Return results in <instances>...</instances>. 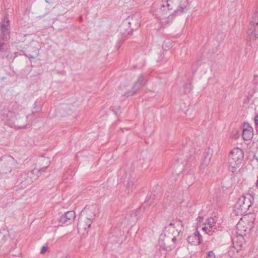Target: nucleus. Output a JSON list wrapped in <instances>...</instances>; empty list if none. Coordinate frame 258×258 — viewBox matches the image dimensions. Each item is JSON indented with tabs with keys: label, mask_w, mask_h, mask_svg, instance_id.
Here are the masks:
<instances>
[{
	"label": "nucleus",
	"mask_w": 258,
	"mask_h": 258,
	"mask_svg": "<svg viewBox=\"0 0 258 258\" xmlns=\"http://www.w3.org/2000/svg\"><path fill=\"white\" fill-rule=\"evenodd\" d=\"M141 18V15L139 12L128 16L120 27L121 31L125 30V32L122 33L127 35L131 34L133 30L137 29L140 26Z\"/></svg>",
	"instance_id": "obj_1"
},
{
	"label": "nucleus",
	"mask_w": 258,
	"mask_h": 258,
	"mask_svg": "<svg viewBox=\"0 0 258 258\" xmlns=\"http://www.w3.org/2000/svg\"><path fill=\"white\" fill-rule=\"evenodd\" d=\"M244 158L243 151L238 148L233 149L230 153L228 158V169L232 172L236 171Z\"/></svg>",
	"instance_id": "obj_2"
},
{
	"label": "nucleus",
	"mask_w": 258,
	"mask_h": 258,
	"mask_svg": "<svg viewBox=\"0 0 258 258\" xmlns=\"http://www.w3.org/2000/svg\"><path fill=\"white\" fill-rule=\"evenodd\" d=\"M36 172L35 169L30 171H18L17 174V180L16 184L20 185L22 188H25L28 185L32 183L38 177V175H35L34 172Z\"/></svg>",
	"instance_id": "obj_3"
},
{
	"label": "nucleus",
	"mask_w": 258,
	"mask_h": 258,
	"mask_svg": "<svg viewBox=\"0 0 258 258\" xmlns=\"http://www.w3.org/2000/svg\"><path fill=\"white\" fill-rule=\"evenodd\" d=\"M253 200L254 198L250 194L239 198L235 205L237 212L241 215L245 214L251 206Z\"/></svg>",
	"instance_id": "obj_4"
},
{
	"label": "nucleus",
	"mask_w": 258,
	"mask_h": 258,
	"mask_svg": "<svg viewBox=\"0 0 258 258\" xmlns=\"http://www.w3.org/2000/svg\"><path fill=\"white\" fill-rule=\"evenodd\" d=\"M166 6L170 7L174 15L181 14L187 11L188 9L187 0H166Z\"/></svg>",
	"instance_id": "obj_5"
},
{
	"label": "nucleus",
	"mask_w": 258,
	"mask_h": 258,
	"mask_svg": "<svg viewBox=\"0 0 258 258\" xmlns=\"http://www.w3.org/2000/svg\"><path fill=\"white\" fill-rule=\"evenodd\" d=\"M172 10L170 9V7L166 6V3L163 1L161 3L154 4L153 5V15L159 19L166 18L170 15H173L174 13L173 12H170Z\"/></svg>",
	"instance_id": "obj_6"
},
{
	"label": "nucleus",
	"mask_w": 258,
	"mask_h": 258,
	"mask_svg": "<svg viewBox=\"0 0 258 258\" xmlns=\"http://www.w3.org/2000/svg\"><path fill=\"white\" fill-rule=\"evenodd\" d=\"M16 163V160L12 156H3L0 158V174H5L10 172Z\"/></svg>",
	"instance_id": "obj_7"
},
{
	"label": "nucleus",
	"mask_w": 258,
	"mask_h": 258,
	"mask_svg": "<svg viewBox=\"0 0 258 258\" xmlns=\"http://www.w3.org/2000/svg\"><path fill=\"white\" fill-rule=\"evenodd\" d=\"M176 240V238L175 236L170 237L165 235L163 239H160L159 242L160 247H161L163 250L169 251L175 247Z\"/></svg>",
	"instance_id": "obj_8"
},
{
	"label": "nucleus",
	"mask_w": 258,
	"mask_h": 258,
	"mask_svg": "<svg viewBox=\"0 0 258 258\" xmlns=\"http://www.w3.org/2000/svg\"><path fill=\"white\" fill-rule=\"evenodd\" d=\"M213 152L212 149L209 147L205 149L203 153L201 159V165L200 166L201 170L204 169L209 164L213 156Z\"/></svg>",
	"instance_id": "obj_9"
},
{
	"label": "nucleus",
	"mask_w": 258,
	"mask_h": 258,
	"mask_svg": "<svg viewBox=\"0 0 258 258\" xmlns=\"http://www.w3.org/2000/svg\"><path fill=\"white\" fill-rule=\"evenodd\" d=\"M1 30L2 34V37L4 40H7L10 38V22L7 20L1 26Z\"/></svg>",
	"instance_id": "obj_10"
},
{
	"label": "nucleus",
	"mask_w": 258,
	"mask_h": 258,
	"mask_svg": "<svg viewBox=\"0 0 258 258\" xmlns=\"http://www.w3.org/2000/svg\"><path fill=\"white\" fill-rule=\"evenodd\" d=\"M253 135V128L249 124H245L242 133V138L244 140L248 141L252 139Z\"/></svg>",
	"instance_id": "obj_11"
},
{
	"label": "nucleus",
	"mask_w": 258,
	"mask_h": 258,
	"mask_svg": "<svg viewBox=\"0 0 258 258\" xmlns=\"http://www.w3.org/2000/svg\"><path fill=\"white\" fill-rule=\"evenodd\" d=\"M247 227L245 226L243 221H239L236 227V233L237 236L243 237L246 234Z\"/></svg>",
	"instance_id": "obj_12"
},
{
	"label": "nucleus",
	"mask_w": 258,
	"mask_h": 258,
	"mask_svg": "<svg viewBox=\"0 0 258 258\" xmlns=\"http://www.w3.org/2000/svg\"><path fill=\"white\" fill-rule=\"evenodd\" d=\"M203 220V216H199L197 219V228L196 231L195 232V238H198V242L197 244H199L202 242V235L200 234L199 231L198 230L199 228L200 227V223Z\"/></svg>",
	"instance_id": "obj_13"
},
{
	"label": "nucleus",
	"mask_w": 258,
	"mask_h": 258,
	"mask_svg": "<svg viewBox=\"0 0 258 258\" xmlns=\"http://www.w3.org/2000/svg\"><path fill=\"white\" fill-rule=\"evenodd\" d=\"M248 35L250 40H255L258 36V31L256 30L255 26H252L248 30Z\"/></svg>",
	"instance_id": "obj_14"
},
{
	"label": "nucleus",
	"mask_w": 258,
	"mask_h": 258,
	"mask_svg": "<svg viewBox=\"0 0 258 258\" xmlns=\"http://www.w3.org/2000/svg\"><path fill=\"white\" fill-rule=\"evenodd\" d=\"M88 221L85 222V224L83 222H80L79 220L78 223L77 224V229L78 230H82L83 229H86L90 227L91 223V219L88 218L87 220Z\"/></svg>",
	"instance_id": "obj_15"
},
{
	"label": "nucleus",
	"mask_w": 258,
	"mask_h": 258,
	"mask_svg": "<svg viewBox=\"0 0 258 258\" xmlns=\"http://www.w3.org/2000/svg\"><path fill=\"white\" fill-rule=\"evenodd\" d=\"M156 199L155 194H152L149 197L147 196L146 199L143 205V206L145 207L147 206H150L153 202L154 200Z\"/></svg>",
	"instance_id": "obj_16"
},
{
	"label": "nucleus",
	"mask_w": 258,
	"mask_h": 258,
	"mask_svg": "<svg viewBox=\"0 0 258 258\" xmlns=\"http://www.w3.org/2000/svg\"><path fill=\"white\" fill-rule=\"evenodd\" d=\"M69 218L67 217V216H66L64 214H62L59 219V223L61 224H66L67 225H69L71 223V222L69 220Z\"/></svg>",
	"instance_id": "obj_17"
},
{
	"label": "nucleus",
	"mask_w": 258,
	"mask_h": 258,
	"mask_svg": "<svg viewBox=\"0 0 258 258\" xmlns=\"http://www.w3.org/2000/svg\"><path fill=\"white\" fill-rule=\"evenodd\" d=\"M141 83L137 81L135 83L134 86L132 87L133 94H136L139 89L143 86Z\"/></svg>",
	"instance_id": "obj_18"
},
{
	"label": "nucleus",
	"mask_w": 258,
	"mask_h": 258,
	"mask_svg": "<svg viewBox=\"0 0 258 258\" xmlns=\"http://www.w3.org/2000/svg\"><path fill=\"white\" fill-rule=\"evenodd\" d=\"M192 83L190 81L188 80L185 84L184 85V91L185 93H188L190 92L191 90Z\"/></svg>",
	"instance_id": "obj_19"
},
{
	"label": "nucleus",
	"mask_w": 258,
	"mask_h": 258,
	"mask_svg": "<svg viewBox=\"0 0 258 258\" xmlns=\"http://www.w3.org/2000/svg\"><path fill=\"white\" fill-rule=\"evenodd\" d=\"M66 216H67L68 218H69V220L72 222L75 217V212L74 211H69L64 213Z\"/></svg>",
	"instance_id": "obj_20"
},
{
	"label": "nucleus",
	"mask_w": 258,
	"mask_h": 258,
	"mask_svg": "<svg viewBox=\"0 0 258 258\" xmlns=\"http://www.w3.org/2000/svg\"><path fill=\"white\" fill-rule=\"evenodd\" d=\"M134 180H133L132 178L128 179V182L127 183L126 187L128 188V191L130 190L132 191L134 188Z\"/></svg>",
	"instance_id": "obj_21"
},
{
	"label": "nucleus",
	"mask_w": 258,
	"mask_h": 258,
	"mask_svg": "<svg viewBox=\"0 0 258 258\" xmlns=\"http://www.w3.org/2000/svg\"><path fill=\"white\" fill-rule=\"evenodd\" d=\"M162 47L165 50L169 49L172 47V43L169 40L164 41Z\"/></svg>",
	"instance_id": "obj_22"
},
{
	"label": "nucleus",
	"mask_w": 258,
	"mask_h": 258,
	"mask_svg": "<svg viewBox=\"0 0 258 258\" xmlns=\"http://www.w3.org/2000/svg\"><path fill=\"white\" fill-rule=\"evenodd\" d=\"M252 22L253 24V26L254 25H258V12H256L254 13L252 17Z\"/></svg>",
	"instance_id": "obj_23"
},
{
	"label": "nucleus",
	"mask_w": 258,
	"mask_h": 258,
	"mask_svg": "<svg viewBox=\"0 0 258 258\" xmlns=\"http://www.w3.org/2000/svg\"><path fill=\"white\" fill-rule=\"evenodd\" d=\"M11 113V112H10V111L8 110H4L3 111H2V113H1V115L2 116V117H3V118L5 119V118H7L8 117H9L10 116V114Z\"/></svg>",
	"instance_id": "obj_24"
},
{
	"label": "nucleus",
	"mask_w": 258,
	"mask_h": 258,
	"mask_svg": "<svg viewBox=\"0 0 258 258\" xmlns=\"http://www.w3.org/2000/svg\"><path fill=\"white\" fill-rule=\"evenodd\" d=\"M135 211H139L138 212H137V216H136V217H135V218L133 219V223H135L137 222V221H138V220L140 218L141 216V213H142V210H141V208H138L136 210H135Z\"/></svg>",
	"instance_id": "obj_25"
},
{
	"label": "nucleus",
	"mask_w": 258,
	"mask_h": 258,
	"mask_svg": "<svg viewBox=\"0 0 258 258\" xmlns=\"http://www.w3.org/2000/svg\"><path fill=\"white\" fill-rule=\"evenodd\" d=\"M38 102L36 101L34 103V110L36 112H39L41 110V105L39 104V105H37Z\"/></svg>",
	"instance_id": "obj_26"
},
{
	"label": "nucleus",
	"mask_w": 258,
	"mask_h": 258,
	"mask_svg": "<svg viewBox=\"0 0 258 258\" xmlns=\"http://www.w3.org/2000/svg\"><path fill=\"white\" fill-rule=\"evenodd\" d=\"M214 220L213 218H210L207 220V225L210 229H212L214 225Z\"/></svg>",
	"instance_id": "obj_27"
},
{
	"label": "nucleus",
	"mask_w": 258,
	"mask_h": 258,
	"mask_svg": "<svg viewBox=\"0 0 258 258\" xmlns=\"http://www.w3.org/2000/svg\"><path fill=\"white\" fill-rule=\"evenodd\" d=\"M34 52L35 53L36 55H32L31 54H27L24 52V55H25L26 57H28L29 58H35L36 56H37L38 55V49H36L34 50Z\"/></svg>",
	"instance_id": "obj_28"
},
{
	"label": "nucleus",
	"mask_w": 258,
	"mask_h": 258,
	"mask_svg": "<svg viewBox=\"0 0 258 258\" xmlns=\"http://www.w3.org/2000/svg\"><path fill=\"white\" fill-rule=\"evenodd\" d=\"M139 211H133L131 214H130V217L131 218V219L130 220L131 221H132V222H131V224H134L133 223V219L135 218V217H136V216H137V212H138Z\"/></svg>",
	"instance_id": "obj_29"
},
{
	"label": "nucleus",
	"mask_w": 258,
	"mask_h": 258,
	"mask_svg": "<svg viewBox=\"0 0 258 258\" xmlns=\"http://www.w3.org/2000/svg\"><path fill=\"white\" fill-rule=\"evenodd\" d=\"M145 77L143 75H141L138 78L137 81L140 83H141L142 85H144L145 82Z\"/></svg>",
	"instance_id": "obj_30"
},
{
	"label": "nucleus",
	"mask_w": 258,
	"mask_h": 258,
	"mask_svg": "<svg viewBox=\"0 0 258 258\" xmlns=\"http://www.w3.org/2000/svg\"><path fill=\"white\" fill-rule=\"evenodd\" d=\"M5 43L3 42L0 41V52H4V50L7 49V48L5 47Z\"/></svg>",
	"instance_id": "obj_31"
},
{
	"label": "nucleus",
	"mask_w": 258,
	"mask_h": 258,
	"mask_svg": "<svg viewBox=\"0 0 258 258\" xmlns=\"http://www.w3.org/2000/svg\"><path fill=\"white\" fill-rule=\"evenodd\" d=\"M187 241H188V243L190 244L191 246L193 245V242H194V237L189 236L187 238Z\"/></svg>",
	"instance_id": "obj_32"
},
{
	"label": "nucleus",
	"mask_w": 258,
	"mask_h": 258,
	"mask_svg": "<svg viewBox=\"0 0 258 258\" xmlns=\"http://www.w3.org/2000/svg\"><path fill=\"white\" fill-rule=\"evenodd\" d=\"M207 258H216L214 252L213 251H209Z\"/></svg>",
	"instance_id": "obj_33"
},
{
	"label": "nucleus",
	"mask_w": 258,
	"mask_h": 258,
	"mask_svg": "<svg viewBox=\"0 0 258 258\" xmlns=\"http://www.w3.org/2000/svg\"><path fill=\"white\" fill-rule=\"evenodd\" d=\"M20 43V41L19 42H15V44H16V47L17 49L18 50L21 51H23V48L21 46L19 45V44Z\"/></svg>",
	"instance_id": "obj_34"
},
{
	"label": "nucleus",
	"mask_w": 258,
	"mask_h": 258,
	"mask_svg": "<svg viewBox=\"0 0 258 258\" xmlns=\"http://www.w3.org/2000/svg\"><path fill=\"white\" fill-rule=\"evenodd\" d=\"M134 94H133L132 89L130 91H128L127 92L125 93L124 96H126L127 97H128L130 96L134 95Z\"/></svg>",
	"instance_id": "obj_35"
},
{
	"label": "nucleus",
	"mask_w": 258,
	"mask_h": 258,
	"mask_svg": "<svg viewBox=\"0 0 258 258\" xmlns=\"http://www.w3.org/2000/svg\"><path fill=\"white\" fill-rule=\"evenodd\" d=\"M48 247L47 246H43L41 249V252L40 253L41 254H44L45 253V252L47 250Z\"/></svg>",
	"instance_id": "obj_36"
},
{
	"label": "nucleus",
	"mask_w": 258,
	"mask_h": 258,
	"mask_svg": "<svg viewBox=\"0 0 258 258\" xmlns=\"http://www.w3.org/2000/svg\"><path fill=\"white\" fill-rule=\"evenodd\" d=\"M12 57V54L10 52L8 51L7 54H6L5 58H7V59L9 60V59H11Z\"/></svg>",
	"instance_id": "obj_37"
},
{
	"label": "nucleus",
	"mask_w": 258,
	"mask_h": 258,
	"mask_svg": "<svg viewBox=\"0 0 258 258\" xmlns=\"http://www.w3.org/2000/svg\"><path fill=\"white\" fill-rule=\"evenodd\" d=\"M7 49L4 50V52H0V56L2 58H5V56H6V54H7Z\"/></svg>",
	"instance_id": "obj_38"
},
{
	"label": "nucleus",
	"mask_w": 258,
	"mask_h": 258,
	"mask_svg": "<svg viewBox=\"0 0 258 258\" xmlns=\"http://www.w3.org/2000/svg\"><path fill=\"white\" fill-rule=\"evenodd\" d=\"M203 225H204L203 227H202V229L205 232L207 233L206 232V230H207L208 229V227L206 226V224L204 223L203 224ZM210 232V231L209 230V232H207V233H208L209 234H210V233H209Z\"/></svg>",
	"instance_id": "obj_39"
},
{
	"label": "nucleus",
	"mask_w": 258,
	"mask_h": 258,
	"mask_svg": "<svg viewBox=\"0 0 258 258\" xmlns=\"http://www.w3.org/2000/svg\"><path fill=\"white\" fill-rule=\"evenodd\" d=\"M248 216H250L251 219V222H253V221L254 220V219H255L254 215L253 214L250 213V214H248Z\"/></svg>",
	"instance_id": "obj_40"
},
{
	"label": "nucleus",
	"mask_w": 258,
	"mask_h": 258,
	"mask_svg": "<svg viewBox=\"0 0 258 258\" xmlns=\"http://www.w3.org/2000/svg\"><path fill=\"white\" fill-rule=\"evenodd\" d=\"M49 166V164L47 166H45L43 167H42L40 170H39L38 172H40V171H44Z\"/></svg>",
	"instance_id": "obj_41"
},
{
	"label": "nucleus",
	"mask_w": 258,
	"mask_h": 258,
	"mask_svg": "<svg viewBox=\"0 0 258 258\" xmlns=\"http://www.w3.org/2000/svg\"><path fill=\"white\" fill-rule=\"evenodd\" d=\"M254 121L256 125L258 124V114L254 117Z\"/></svg>",
	"instance_id": "obj_42"
},
{
	"label": "nucleus",
	"mask_w": 258,
	"mask_h": 258,
	"mask_svg": "<svg viewBox=\"0 0 258 258\" xmlns=\"http://www.w3.org/2000/svg\"><path fill=\"white\" fill-rule=\"evenodd\" d=\"M193 160V159L191 158V157H190L189 158H188L187 159V162L189 163V162H192Z\"/></svg>",
	"instance_id": "obj_43"
},
{
	"label": "nucleus",
	"mask_w": 258,
	"mask_h": 258,
	"mask_svg": "<svg viewBox=\"0 0 258 258\" xmlns=\"http://www.w3.org/2000/svg\"><path fill=\"white\" fill-rule=\"evenodd\" d=\"M45 1L48 4H51L52 3L51 0H45Z\"/></svg>",
	"instance_id": "obj_44"
},
{
	"label": "nucleus",
	"mask_w": 258,
	"mask_h": 258,
	"mask_svg": "<svg viewBox=\"0 0 258 258\" xmlns=\"http://www.w3.org/2000/svg\"><path fill=\"white\" fill-rule=\"evenodd\" d=\"M20 129H24L25 128V126H21L18 127Z\"/></svg>",
	"instance_id": "obj_45"
},
{
	"label": "nucleus",
	"mask_w": 258,
	"mask_h": 258,
	"mask_svg": "<svg viewBox=\"0 0 258 258\" xmlns=\"http://www.w3.org/2000/svg\"><path fill=\"white\" fill-rule=\"evenodd\" d=\"M258 78V76L257 75H255L254 76V80L256 81V79Z\"/></svg>",
	"instance_id": "obj_46"
},
{
	"label": "nucleus",
	"mask_w": 258,
	"mask_h": 258,
	"mask_svg": "<svg viewBox=\"0 0 258 258\" xmlns=\"http://www.w3.org/2000/svg\"><path fill=\"white\" fill-rule=\"evenodd\" d=\"M256 186H257V188H258V176H257V181H256Z\"/></svg>",
	"instance_id": "obj_47"
},
{
	"label": "nucleus",
	"mask_w": 258,
	"mask_h": 258,
	"mask_svg": "<svg viewBox=\"0 0 258 258\" xmlns=\"http://www.w3.org/2000/svg\"><path fill=\"white\" fill-rule=\"evenodd\" d=\"M17 53H18L17 52L15 53V55L14 56V58H15L17 56Z\"/></svg>",
	"instance_id": "obj_48"
},
{
	"label": "nucleus",
	"mask_w": 258,
	"mask_h": 258,
	"mask_svg": "<svg viewBox=\"0 0 258 258\" xmlns=\"http://www.w3.org/2000/svg\"><path fill=\"white\" fill-rule=\"evenodd\" d=\"M15 106L18 107V105L17 104V103L15 104V105H13V107L14 108L15 107Z\"/></svg>",
	"instance_id": "obj_49"
},
{
	"label": "nucleus",
	"mask_w": 258,
	"mask_h": 258,
	"mask_svg": "<svg viewBox=\"0 0 258 258\" xmlns=\"http://www.w3.org/2000/svg\"><path fill=\"white\" fill-rule=\"evenodd\" d=\"M194 150H197V149L194 148ZM196 153H197V151H195V154Z\"/></svg>",
	"instance_id": "obj_50"
},
{
	"label": "nucleus",
	"mask_w": 258,
	"mask_h": 258,
	"mask_svg": "<svg viewBox=\"0 0 258 258\" xmlns=\"http://www.w3.org/2000/svg\"><path fill=\"white\" fill-rule=\"evenodd\" d=\"M17 110V108L16 107V108H15V110Z\"/></svg>",
	"instance_id": "obj_51"
},
{
	"label": "nucleus",
	"mask_w": 258,
	"mask_h": 258,
	"mask_svg": "<svg viewBox=\"0 0 258 258\" xmlns=\"http://www.w3.org/2000/svg\"><path fill=\"white\" fill-rule=\"evenodd\" d=\"M187 249H189V245H187Z\"/></svg>",
	"instance_id": "obj_52"
},
{
	"label": "nucleus",
	"mask_w": 258,
	"mask_h": 258,
	"mask_svg": "<svg viewBox=\"0 0 258 258\" xmlns=\"http://www.w3.org/2000/svg\"><path fill=\"white\" fill-rule=\"evenodd\" d=\"M170 225H172V223H171L170 224Z\"/></svg>",
	"instance_id": "obj_53"
}]
</instances>
